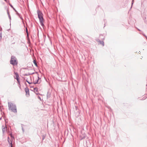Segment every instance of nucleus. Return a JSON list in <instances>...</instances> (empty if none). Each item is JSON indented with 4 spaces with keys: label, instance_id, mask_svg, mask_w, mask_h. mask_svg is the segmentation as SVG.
I'll list each match as a JSON object with an SVG mask.
<instances>
[{
    "label": "nucleus",
    "instance_id": "obj_1",
    "mask_svg": "<svg viewBox=\"0 0 147 147\" xmlns=\"http://www.w3.org/2000/svg\"><path fill=\"white\" fill-rule=\"evenodd\" d=\"M8 104L9 110H10L14 113H17V108L16 105L10 102H8Z\"/></svg>",
    "mask_w": 147,
    "mask_h": 147
},
{
    "label": "nucleus",
    "instance_id": "obj_2",
    "mask_svg": "<svg viewBox=\"0 0 147 147\" xmlns=\"http://www.w3.org/2000/svg\"><path fill=\"white\" fill-rule=\"evenodd\" d=\"M37 13L38 15V17L39 19L40 22V25L42 26H44L43 24L44 18L43 17V14L42 12L39 10L37 11Z\"/></svg>",
    "mask_w": 147,
    "mask_h": 147
},
{
    "label": "nucleus",
    "instance_id": "obj_3",
    "mask_svg": "<svg viewBox=\"0 0 147 147\" xmlns=\"http://www.w3.org/2000/svg\"><path fill=\"white\" fill-rule=\"evenodd\" d=\"M18 61L17 59L15 56H13L11 57V59L10 61V64L13 65H17L18 64Z\"/></svg>",
    "mask_w": 147,
    "mask_h": 147
},
{
    "label": "nucleus",
    "instance_id": "obj_4",
    "mask_svg": "<svg viewBox=\"0 0 147 147\" xmlns=\"http://www.w3.org/2000/svg\"><path fill=\"white\" fill-rule=\"evenodd\" d=\"M10 136L11 138V140H10L9 139V137H8V142H9V144H10L11 145V147H12V141L14 139V137L13 136L12 134H10Z\"/></svg>",
    "mask_w": 147,
    "mask_h": 147
},
{
    "label": "nucleus",
    "instance_id": "obj_5",
    "mask_svg": "<svg viewBox=\"0 0 147 147\" xmlns=\"http://www.w3.org/2000/svg\"><path fill=\"white\" fill-rule=\"evenodd\" d=\"M39 78L38 77L37 78H35L34 79V82L35 84H36L37 83L39 84L40 83V82L39 81Z\"/></svg>",
    "mask_w": 147,
    "mask_h": 147
},
{
    "label": "nucleus",
    "instance_id": "obj_6",
    "mask_svg": "<svg viewBox=\"0 0 147 147\" xmlns=\"http://www.w3.org/2000/svg\"><path fill=\"white\" fill-rule=\"evenodd\" d=\"M2 129L3 133H5L7 131V128L6 125H5V126H2Z\"/></svg>",
    "mask_w": 147,
    "mask_h": 147
},
{
    "label": "nucleus",
    "instance_id": "obj_7",
    "mask_svg": "<svg viewBox=\"0 0 147 147\" xmlns=\"http://www.w3.org/2000/svg\"><path fill=\"white\" fill-rule=\"evenodd\" d=\"M25 91L26 92V95H29V90L28 88L26 87L25 88Z\"/></svg>",
    "mask_w": 147,
    "mask_h": 147
},
{
    "label": "nucleus",
    "instance_id": "obj_8",
    "mask_svg": "<svg viewBox=\"0 0 147 147\" xmlns=\"http://www.w3.org/2000/svg\"><path fill=\"white\" fill-rule=\"evenodd\" d=\"M14 74H15L16 75L15 76H14V78L16 79L19 78V76L18 73L17 72H14Z\"/></svg>",
    "mask_w": 147,
    "mask_h": 147
},
{
    "label": "nucleus",
    "instance_id": "obj_9",
    "mask_svg": "<svg viewBox=\"0 0 147 147\" xmlns=\"http://www.w3.org/2000/svg\"><path fill=\"white\" fill-rule=\"evenodd\" d=\"M2 28H1V30H0V39H1L2 38V33L1 32Z\"/></svg>",
    "mask_w": 147,
    "mask_h": 147
},
{
    "label": "nucleus",
    "instance_id": "obj_10",
    "mask_svg": "<svg viewBox=\"0 0 147 147\" xmlns=\"http://www.w3.org/2000/svg\"><path fill=\"white\" fill-rule=\"evenodd\" d=\"M33 62L34 63V64L36 66H37V63L36 61L35 60H34V61H33Z\"/></svg>",
    "mask_w": 147,
    "mask_h": 147
},
{
    "label": "nucleus",
    "instance_id": "obj_11",
    "mask_svg": "<svg viewBox=\"0 0 147 147\" xmlns=\"http://www.w3.org/2000/svg\"><path fill=\"white\" fill-rule=\"evenodd\" d=\"M100 44H102V45L103 46H104V42L103 41H100Z\"/></svg>",
    "mask_w": 147,
    "mask_h": 147
},
{
    "label": "nucleus",
    "instance_id": "obj_12",
    "mask_svg": "<svg viewBox=\"0 0 147 147\" xmlns=\"http://www.w3.org/2000/svg\"><path fill=\"white\" fill-rule=\"evenodd\" d=\"M34 91H35L38 92V89L37 88H34Z\"/></svg>",
    "mask_w": 147,
    "mask_h": 147
},
{
    "label": "nucleus",
    "instance_id": "obj_13",
    "mask_svg": "<svg viewBox=\"0 0 147 147\" xmlns=\"http://www.w3.org/2000/svg\"><path fill=\"white\" fill-rule=\"evenodd\" d=\"M9 5L14 10H15V11L16 12V11L15 9V8L13 7V6L10 3L9 4Z\"/></svg>",
    "mask_w": 147,
    "mask_h": 147
},
{
    "label": "nucleus",
    "instance_id": "obj_14",
    "mask_svg": "<svg viewBox=\"0 0 147 147\" xmlns=\"http://www.w3.org/2000/svg\"><path fill=\"white\" fill-rule=\"evenodd\" d=\"M26 32L27 33V35L28 36V30H27V28H26Z\"/></svg>",
    "mask_w": 147,
    "mask_h": 147
},
{
    "label": "nucleus",
    "instance_id": "obj_15",
    "mask_svg": "<svg viewBox=\"0 0 147 147\" xmlns=\"http://www.w3.org/2000/svg\"><path fill=\"white\" fill-rule=\"evenodd\" d=\"M16 79L17 80V82H18V83L20 84V81L19 80V78H18V79Z\"/></svg>",
    "mask_w": 147,
    "mask_h": 147
},
{
    "label": "nucleus",
    "instance_id": "obj_16",
    "mask_svg": "<svg viewBox=\"0 0 147 147\" xmlns=\"http://www.w3.org/2000/svg\"><path fill=\"white\" fill-rule=\"evenodd\" d=\"M7 13L8 15H10L9 13V11L8 10H7Z\"/></svg>",
    "mask_w": 147,
    "mask_h": 147
},
{
    "label": "nucleus",
    "instance_id": "obj_17",
    "mask_svg": "<svg viewBox=\"0 0 147 147\" xmlns=\"http://www.w3.org/2000/svg\"><path fill=\"white\" fill-rule=\"evenodd\" d=\"M10 19H11V17L10 15H8Z\"/></svg>",
    "mask_w": 147,
    "mask_h": 147
},
{
    "label": "nucleus",
    "instance_id": "obj_18",
    "mask_svg": "<svg viewBox=\"0 0 147 147\" xmlns=\"http://www.w3.org/2000/svg\"><path fill=\"white\" fill-rule=\"evenodd\" d=\"M26 81L28 82L29 84H31V83H30V82H29L27 80Z\"/></svg>",
    "mask_w": 147,
    "mask_h": 147
},
{
    "label": "nucleus",
    "instance_id": "obj_19",
    "mask_svg": "<svg viewBox=\"0 0 147 147\" xmlns=\"http://www.w3.org/2000/svg\"><path fill=\"white\" fill-rule=\"evenodd\" d=\"M133 2H134V1H133V0H132V5L133 4Z\"/></svg>",
    "mask_w": 147,
    "mask_h": 147
},
{
    "label": "nucleus",
    "instance_id": "obj_20",
    "mask_svg": "<svg viewBox=\"0 0 147 147\" xmlns=\"http://www.w3.org/2000/svg\"><path fill=\"white\" fill-rule=\"evenodd\" d=\"M38 98H39V99H41V98H40V97L38 96Z\"/></svg>",
    "mask_w": 147,
    "mask_h": 147
},
{
    "label": "nucleus",
    "instance_id": "obj_21",
    "mask_svg": "<svg viewBox=\"0 0 147 147\" xmlns=\"http://www.w3.org/2000/svg\"><path fill=\"white\" fill-rule=\"evenodd\" d=\"M5 1L7 2V0H4Z\"/></svg>",
    "mask_w": 147,
    "mask_h": 147
},
{
    "label": "nucleus",
    "instance_id": "obj_22",
    "mask_svg": "<svg viewBox=\"0 0 147 147\" xmlns=\"http://www.w3.org/2000/svg\"><path fill=\"white\" fill-rule=\"evenodd\" d=\"M138 30H139V31H140V30H139V29H138Z\"/></svg>",
    "mask_w": 147,
    "mask_h": 147
},
{
    "label": "nucleus",
    "instance_id": "obj_23",
    "mask_svg": "<svg viewBox=\"0 0 147 147\" xmlns=\"http://www.w3.org/2000/svg\"><path fill=\"white\" fill-rule=\"evenodd\" d=\"M25 76H27V75H27V74H25Z\"/></svg>",
    "mask_w": 147,
    "mask_h": 147
},
{
    "label": "nucleus",
    "instance_id": "obj_24",
    "mask_svg": "<svg viewBox=\"0 0 147 147\" xmlns=\"http://www.w3.org/2000/svg\"><path fill=\"white\" fill-rule=\"evenodd\" d=\"M22 130H23V131H24V129H23V128H22Z\"/></svg>",
    "mask_w": 147,
    "mask_h": 147
},
{
    "label": "nucleus",
    "instance_id": "obj_25",
    "mask_svg": "<svg viewBox=\"0 0 147 147\" xmlns=\"http://www.w3.org/2000/svg\"><path fill=\"white\" fill-rule=\"evenodd\" d=\"M22 130H23V131H24V129H23V128H22Z\"/></svg>",
    "mask_w": 147,
    "mask_h": 147
}]
</instances>
